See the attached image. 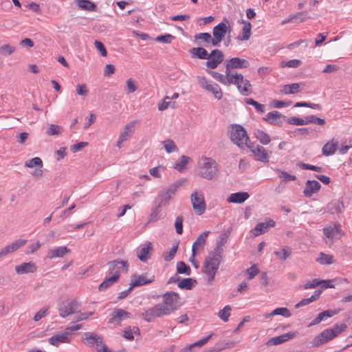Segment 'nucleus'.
<instances>
[{
    "mask_svg": "<svg viewBox=\"0 0 352 352\" xmlns=\"http://www.w3.org/2000/svg\"><path fill=\"white\" fill-rule=\"evenodd\" d=\"M250 66L249 62L239 57L232 58L226 61V74L230 83L235 85L239 91L243 96H249L252 92L250 82L245 79L241 74L232 72L235 69H244Z\"/></svg>",
    "mask_w": 352,
    "mask_h": 352,
    "instance_id": "nucleus-1",
    "label": "nucleus"
},
{
    "mask_svg": "<svg viewBox=\"0 0 352 352\" xmlns=\"http://www.w3.org/2000/svg\"><path fill=\"white\" fill-rule=\"evenodd\" d=\"M222 260L223 256L213 251L209 252L205 258L202 272L206 276L207 285H212L213 284Z\"/></svg>",
    "mask_w": 352,
    "mask_h": 352,
    "instance_id": "nucleus-2",
    "label": "nucleus"
},
{
    "mask_svg": "<svg viewBox=\"0 0 352 352\" xmlns=\"http://www.w3.org/2000/svg\"><path fill=\"white\" fill-rule=\"evenodd\" d=\"M199 164L197 175L207 180H214L219 175V165L212 158L203 156Z\"/></svg>",
    "mask_w": 352,
    "mask_h": 352,
    "instance_id": "nucleus-3",
    "label": "nucleus"
},
{
    "mask_svg": "<svg viewBox=\"0 0 352 352\" xmlns=\"http://www.w3.org/2000/svg\"><path fill=\"white\" fill-rule=\"evenodd\" d=\"M230 138L234 144L242 149L246 148L251 142L247 131L239 124L232 125Z\"/></svg>",
    "mask_w": 352,
    "mask_h": 352,
    "instance_id": "nucleus-4",
    "label": "nucleus"
},
{
    "mask_svg": "<svg viewBox=\"0 0 352 352\" xmlns=\"http://www.w3.org/2000/svg\"><path fill=\"white\" fill-rule=\"evenodd\" d=\"M84 342L89 347L94 348L97 352H111L103 342V338L94 333L87 332L84 334Z\"/></svg>",
    "mask_w": 352,
    "mask_h": 352,
    "instance_id": "nucleus-5",
    "label": "nucleus"
},
{
    "mask_svg": "<svg viewBox=\"0 0 352 352\" xmlns=\"http://www.w3.org/2000/svg\"><path fill=\"white\" fill-rule=\"evenodd\" d=\"M166 315H168V309H165L164 305L157 304L153 307L146 310L141 316L145 321L151 322H153L155 318H160Z\"/></svg>",
    "mask_w": 352,
    "mask_h": 352,
    "instance_id": "nucleus-6",
    "label": "nucleus"
},
{
    "mask_svg": "<svg viewBox=\"0 0 352 352\" xmlns=\"http://www.w3.org/2000/svg\"><path fill=\"white\" fill-rule=\"evenodd\" d=\"M179 300V295L174 292H168L163 296V303H160L161 305H164L165 309H168V314L174 311L177 309V303Z\"/></svg>",
    "mask_w": 352,
    "mask_h": 352,
    "instance_id": "nucleus-7",
    "label": "nucleus"
},
{
    "mask_svg": "<svg viewBox=\"0 0 352 352\" xmlns=\"http://www.w3.org/2000/svg\"><path fill=\"white\" fill-rule=\"evenodd\" d=\"M191 203L195 212L198 215L203 214L206 208V204L203 193H198L197 191L192 192Z\"/></svg>",
    "mask_w": 352,
    "mask_h": 352,
    "instance_id": "nucleus-8",
    "label": "nucleus"
},
{
    "mask_svg": "<svg viewBox=\"0 0 352 352\" xmlns=\"http://www.w3.org/2000/svg\"><path fill=\"white\" fill-rule=\"evenodd\" d=\"M109 272L111 276H117L118 280L120 278L121 272L126 273L129 270V264L127 261L114 260L108 263Z\"/></svg>",
    "mask_w": 352,
    "mask_h": 352,
    "instance_id": "nucleus-9",
    "label": "nucleus"
},
{
    "mask_svg": "<svg viewBox=\"0 0 352 352\" xmlns=\"http://www.w3.org/2000/svg\"><path fill=\"white\" fill-rule=\"evenodd\" d=\"M80 307V303L76 299H73L67 305H61L59 307V315L62 318H66L69 315L78 313Z\"/></svg>",
    "mask_w": 352,
    "mask_h": 352,
    "instance_id": "nucleus-10",
    "label": "nucleus"
},
{
    "mask_svg": "<svg viewBox=\"0 0 352 352\" xmlns=\"http://www.w3.org/2000/svg\"><path fill=\"white\" fill-rule=\"evenodd\" d=\"M247 148H250V151L254 154L255 159L257 161L264 163L269 162V155L267 151L262 146L258 144L254 145L253 143L250 142Z\"/></svg>",
    "mask_w": 352,
    "mask_h": 352,
    "instance_id": "nucleus-11",
    "label": "nucleus"
},
{
    "mask_svg": "<svg viewBox=\"0 0 352 352\" xmlns=\"http://www.w3.org/2000/svg\"><path fill=\"white\" fill-rule=\"evenodd\" d=\"M175 188L170 186L166 190H161L157 195L158 207L166 206L170 200L175 197Z\"/></svg>",
    "mask_w": 352,
    "mask_h": 352,
    "instance_id": "nucleus-12",
    "label": "nucleus"
},
{
    "mask_svg": "<svg viewBox=\"0 0 352 352\" xmlns=\"http://www.w3.org/2000/svg\"><path fill=\"white\" fill-rule=\"evenodd\" d=\"M209 58L206 63L207 67L210 69H215L218 65L223 61V53L218 49L213 50L209 54Z\"/></svg>",
    "mask_w": 352,
    "mask_h": 352,
    "instance_id": "nucleus-13",
    "label": "nucleus"
},
{
    "mask_svg": "<svg viewBox=\"0 0 352 352\" xmlns=\"http://www.w3.org/2000/svg\"><path fill=\"white\" fill-rule=\"evenodd\" d=\"M336 338V334L331 329H327L316 336L313 340V346H318L323 344L333 338Z\"/></svg>",
    "mask_w": 352,
    "mask_h": 352,
    "instance_id": "nucleus-14",
    "label": "nucleus"
},
{
    "mask_svg": "<svg viewBox=\"0 0 352 352\" xmlns=\"http://www.w3.org/2000/svg\"><path fill=\"white\" fill-rule=\"evenodd\" d=\"M131 317V313L122 309H116L111 314L109 323L120 325L121 321Z\"/></svg>",
    "mask_w": 352,
    "mask_h": 352,
    "instance_id": "nucleus-15",
    "label": "nucleus"
},
{
    "mask_svg": "<svg viewBox=\"0 0 352 352\" xmlns=\"http://www.w3.org/2000/svg\"><path fill=\"white\" fill-rule=\"evenodd\" d=\"M228 30L230 32V25L229 21L224 18L223 21L214 27L212 30L213 36L221 38V40L225 36Z\"/></svg>",
    "mask_w": 352,
    "mask_h": 352,
    "instance_id": "nucleus-16",
    "label": "nucleus"
},
{
    "mask_svg": "<svg viewBox=\"0 0 352 352\" xmlns=\"http://www.w3.org/2000/svg\"><path fill=\"white\" fill-rule=\"evenodd\" d=\"M26 242L27 241L25 239H19L3 248L0 251V258H4L8 254L16 251L20 248L25 245Z\"/></svg>",
    "mask_w": 352,
    "mask_h": 352,
    "instance_id": "nucleus-17",
    "label": "nucleus"
},
{
    "mask_svg": "<svg viewBox=\"0 0 352 352\" xmlns=\"http://www.w3.org/2000/svg\"><path fill=\"white\" fill-rule=\"evenodd\" d=\"M210 232V231L202 232L193 243L192 246V257H195L197 251L204 250L206 243V238Z\"/></svg>",
    "mask_w": 352,
    "mask_h": 352,
    "instance_id": "nucleus-18",
    "label": "nucleus"
},
{
    "mask_svg": "<svg viewBox=\"0 0 352 352\" xmlns=\"http://www.w3.org/2000/svg\"><path fill=\"white\" fill-rule=\"evenodd\" d=\"M70 331H65L60 334H56L48 339V342L54 346H58L61 343H69L71 340L69 338Z\"/></svg>",
    "mask_w": 352,
    "mask_h": 352,
    "instance_id": "nucleus-19",
    "label": "nucleus"
},
{
    "mask_svg": "<svg viewBox=\"0 0 352 352\" xmlns=\"http://www.w3.org/2000/svg\"><path fill=\"white\" fill-rule=\"evenodd\" d=\"M275 226V221L273 219H269L266 222H262L258 223L254 229L251 230L252 234L254 236H259L263 233H265L269 230L270 228Z\"/></svg>",
    "mask_w": 352,
    "mask_h": 352,
    "instance_id": "nucleus-20",
    "label": "nucleus"
},
{
    "mask_svg": "<svg viewBox=\"0 0 352 352\" xmlns=\"http://www.w3.org/2000/svg\"><path fill=\"white\" fill-rule=\"evenodd\" d=\"M131 285V289H133L135 287H139L142 285H144L146 284H149L153 282L154 276H152L151 278H148L146 274L142 275H136L133 274L132 276Z\"/></svg>",
    "mask_w": 352,
    "mask_h": 352,
    "instance_id": "nucleus-21",
    "label": "nucleus"
},
{
    "mask_svg": "<svg viewBox=\"0 0 352 352\" xmlns=\"http://www.w3.org/2000/svg\"><path fill=\"white\" fill-rule=\"evenodd\" d=\"M36 264L32 262L23 263L21 265H16L14 267L15 272L18 275L26 274L29 273H34L36 270Z\"/></svg>",
    "mask_w": 352,
    "mask_h": 352,
    "instance_id": "nucleus-22",
    "label": "nucleus"
},
{
    "mask_svg": "<svg viewBox=\"0 0 352 352\" xmlns=\"http://www.w3.org/2000/svg\"><path fill=\"white\" fill-rule=\"evenodd\" d=\"M324 235L329 239L332 240L338 234L341 232V226L339 223H331L322 230Z\"/></svg>",
    "mask_w": 352,
    "mask_h": 352,
    "instance_id": "nucleus-23",
    "label": "nucleus"
},
{
    "mask_svg": "<svg viewBox=\"0 0 352 352\" xmlns=\"http://www.w3.org/2000/svg\"><path fill=\"white\" fill-rule=\"evenodd\" d=\"M320 184L316 180H307L305 183V188L303 194L306 197H311L314 193L320 190Z\"/></svg>",
    "mask_w": 352,
    "mask_h": 352,
    "instance_id": "nucleus-24",
    "label": "nucleus"
},
{
    "mask_svg": "<svg viewBox=\"0 0 352 352\" xmlns=\"http://www.w3.org/2000/svg\"><path fill=\"white\" fill-rule=\"evenodd\" d=\"M340 311V309H327L320 312L309 324V326H313L319 324L322 320H326L328 318L332 317L338 314Z\"/></svg>",
    "mask_w": 352,
    "mask_h": 352,
    "instance_id": "nucleus-25",
    "label": "nucleus"
},
{
    "mask_svg": "<svg viewBox=\"0 0 352 352\" xmlns=\"http://www.w3.org/2000/svg\"><path fill=\"white\" fill-rule=\"evenodd\" d=\"M152 250V244L148 241L138 250L137 256L141 261L146 262L148 258L149 252Z\"/></svg>",
    "mask_w": 352,
    "mask_h": 352,
    "instance_id": "nucleus-26",
    "label": "nucleus"
},
{
    "mask_svg": "<svg viewBox=\"0 0 352 352\" xmlns=\"http://www.w3.org/2000/svg\"><path fill=\"white\" fill-rule=\"evenodd\" d=\"M249 197L250 195L247 192H237L232 193L227 199V201L228 203L242 204L247 200Z\"/></svg>",
    "mask_w": 352,
    "mask_h": 352,
    "instance_id": "nucleus-27",
    "label": "nucleus"
},
{
    "mask_svg": "<svg viewBox=\"0 0 352 352\" xmlns=\"http://www.w3.org/2000/svg\"><path fill=\"white\" fill-rule=\"evenodd\" d=\"M285 118V116L278 111H274L268 113L266 116L265 120H267L271 124L281 126L283 123L281 119H284Z\"/></svg>",
    "mask_w": 352,
    "mask_h": 352,
    "instance_id": "nucleus-28",
    "label": "nucleus"
},
{
    "mask_svg": "<svg viewBox=\"0 0 352 352\" xmlns=\"http://www.w3.org/2000/svg\"><path fill=\"white\" fill-rule=\"evenodd\" d=\"M296 334V332H288L280 336L274 337L268 341V344L277 345L282 344L289 340L293 338Z\"/></svg>",
    "mask_w": 352,
    "mask_h": 352,
    "instance_id": "nucleus-29",
    "label": "nucleus"
},
{
    "mask_svg": "<svg viewBox=\"0 0 352 352\" xmlns=\"http://www.w3.org/2000/svg\"><path fill=\"white\" fill-rule=\"evenodd\" d=\"M338 143L334 140L327 142L322 148V155L329 156L335 153L338 149Z\"/></svg>",
    "mask_w": 352,
    "mask_h": 352,
    "instance_id": "nucleus-30",
    "label": "nucleus"
},
{
    "mask_svg": "<svg viewBox=\"0 0 352 352\" xmlns=\"http://www.w3.org/2000/svg\"><path fill=\"white\" fill-rule=\"evenodd\" d=\"M243 27L241 32L238 35L237 38L240 41H247L251 36L252 25L248 21H243Z\"/></svg>",
    "mask_w": 352,
    "mask_h": 352,
    "instance_id": "nucleus-31",
    "label": "nucleus"
},
{
    "mask_svg": "<svg viewBox=\"0 0 352 352\" xmlns=\"http://www.w3.org/2000/svg\"><path fill=\"white\" fill-rule=\"evenodd\" d=\"M70 252V250L68 249L67 247H58L54 249H51L48 252V257L50 258H54L56 257L62 258L67 253H69Z\"/></svg>",
    "mask_w": 352,
    "mask_h": 352,
    "instance_id": "nucleus-32",
    "label": "nucleus"
},
{
    "mask_svg": "<svg viewBox=\"0 0 352 352\" xmlns=\"http://www.w3.org/2000/svg\"><path fill=\"white\" fill-rule=\"evenodd\" d=\"M190 53L192 57H195L199 59L208 60V58H209V54L206 50L202 47H193L190 50Z\"/></svg>",
    "mask_w": 352,
    "mask_h": 352,
    "instance_id": "nucleus-33",
    "label": "nucleus"
},
{
    "mask_svg": "<svg viewBox=\"0 0 352 352\" xmlns=\"http://www.w3.org/2000/svg\"><path fill=\"white\" fill-rule=\"evenodd\" d=\"M321 293H322V290H320V289L316 290L314 294L310 298H304V299L301 300L299 302H298L295 305V307L299 308L300 307L307 305L309 303L318 300L320 298Z\"/></svg>",
    "mask_w": 352,
    "mask_h": 352,
    "instance_id": "nucleus-34",
    "label": "nucleus"
},
{
    "mask_svg": "<svg viewBox=\"0 0 352 352\" xmlns=\"http://www.w3.org/2000/svg\"><path fill=\"white\" fill-rule=\"evenodd\" d=\"M292 253V250L289 246H283L281 249L279 250H276L274 252V254L276 255V256L281 260V261H285L287 258H289Z\"/></svg>",
    "mask_w": 352,
    "mask_h": 352,
    "instance_id": "nucleus-35",
    "label": "nucleus"
},
{
    "mask_svg": "<svg viewBox=\"0 0 352 352\" xmlns=\"http://www.w3.org/2000/svg\"><path fill=\"white\" fill-rule=\"evenodd\" d=\"M344 208V203L340 199L333 200L329 204V208L332 213H341Z\"/></svg>",
    "mask_w": 352,
    "mask_h": 352,
    "instance_id": "nucleus-36",
    "label": "nucleus"
},
{
    "mask_svg": "<svg viewBox=\"0 0 352 352\" xmlns=\"http://www.w3.org/2000/svg\"><path fill=\"white\" fill-rule=\"evenodd\" d=\"M197 280L195 279H192L191 278H186L182 279L178 283V287L181 289L190 290L192 289L195 284H197Z\"/></svg>",
    "mask_w": 352,
    "mask_h": 352,
    "instance_id": "nucleus-37",
    "label": "nucleus"
},
{
    "mask_svg": "<svg viewBox=\"0 0 352 352\" xmlns=\"http://www.w3.org/2000/svg\"><path fill=\"white\" fill-rule=\"evenodd\" d=\"M190 158L186 155H182L177 162H176L173 168L176 169L177 171L182 173L186 168V166L188 164Z\"/></svg>",
    "mask_w": 352,
    "mask_h": 352,
    "instance_id": "nucleus-38",
    "label": "nucleus"
},
{
    "mask_svg": "<svg viewBox=\"0 0 352 352\" xmlns=\"http://www.w3.org/2000/svg\"><path fill=\"white\" fill-rule=\"evenodd\" d=\"M316 261L321 265H331L334 263V258L333 255L320 252Z\"/></svg>",
    "mask_w": 352,
    "mask_h": 352,
    "instance_id": "nucleus-39",
    "label": "nucleus"
},
{
    "mask_svg": "<svg viewBox=\"0 0 352 352\" xmlns=\"http://www.w3.org/2000/svg\"><path fill=\"white\" fill-rule=\"evenodd\" d=\"M118 276H111L110 277L106 278L102 283L98 286V289L102 291L107 289L111 287L113 284L118 282Z\"/></svg>",
    "mask_w": 352,
    "mask_h": 352,
    "instance_id": "nucleus-40",
    "label": "nucleus"
},
{
    "mask_svg": "<svg viewBox=\"0 0 352 352\" xmlns=\"http://www.w3.org/2000/svg\"><path fill=\"white\" fill-rule=\"evenodd\" d=\"M77 5L82 9L88 11H94L96 6L89 0H77Z\"/></svg>",
    "mask_w": 352,
    "mask_h": 352,
    "instance_id": "nucleus-41",
    "label": "nucleus"
},
{
    "mask_svg": "<svg viewBox=\"0 0 352 352\" xmlns=\"http://www.w3.org/2000/svg\"><path fill=\"white\" fill-rule=\"evenodd\" d=\"M300 85L298 83H292L290 85H286L283 87L281 92L285 94H294L298 93Z\"/></svg>",
    "mask_w": 352,
    "mask_h": 352,
    "instance_id": "nucleus-42",
    "label": "nucleus"
},
{
    "mask_svg": "<svg viewBox=\"0 0 352 352\" xmlns=\"http://www.w3.org/2000/svg\"><path fill=\"white\" fill-rule=\"evenodd\" d=\"M255 136L263 145L268 144L270 142L271 140L269 135L261 130H258L255 133Z\"/></svg>",
    "mask_w": 352,
    "mask_h": 352,
    "instance_id": "nucleus-43",
    "label": "nucleus"
},
{
    "mask_svg": "<svg viewBox=\"0 0 352 352\" xmlns=\"http://www.w3.org/2000/svg\"><path fill=\"white\" fill-rule=\"evenodd\" d=\"M207 91L211 92L217 100H220L223 97L222 90L217 84L211 85Z\"/></svg>",
    "mask_w": 352,
    "mask_h": 352,
    "instance_id": "nucleus-44",
    "label": "nucleus"
},
{
    "mask_svg": "<svg viewBox=\"0 0 352 352\" xmlns=\"http://www.w3.org/2000/svg\"><path fill=\"white\" fill-rule=\"evenodd\" d=\"M208 72L217 80H218L219 82H220L221 83L223 84V85H231L232 83H230L228 80V77H227V75L226 74V76H223V74H220V73H218L217 72H213V71H208Z\"/></svg>",
    "mask_w": 352,
    "mask_h": 352,
    "instance_id": "nucleus-45",
    "label": "nucleus"
},
{
    "mask_svg": "<svg viewBox=\"0 0 352 352\" xmlns=\"http://www.w3.org/2000/svg\"><path fill=\"white\" fill-rule=\"evenodd\" d=\"M177 272L189 276L191 274V270L184 261H179L177 264Z\"/></svg>",
    "mask_w": 352,
    "mask_h": 352,
    "instance_id": "nucleus-46",
    "label": "nucleus"
},
{
    "mask_svg": "<svg viewBox=\"0 0 352 352\" xmlns=\"http://www.w3.org/2000/svg\"><path fill=\"white\" fill-rule=\"evenodd\" d=\"M170 98L168 96H166L164 99L163 102L162 103L158 104V109L160 111H164L168 107L175 108V102H171Z\"/></svg>",
    "mask_w": 352,
    "mask_h": 352,
    "instance_id": "nucleus-47",
    "label": "nucleus"
},
{
    "mask_svg": "<svg viewBox=\"0 0 352 352\" xmlns=\"http://www.w3.org/2000/svg\"><path fill=\"white\" fill-rule=\"evenodd\" d=\"M232 307L230 305H226L223 309H221L218 313V316L224 322H227L229 320L230 316V311Z\"/></svg>",
    "mask_w": 352,
    "mask_h": 352,
    "instance_id": "nucleus-48",
    "label": "nucleus"
},
{
    "mask_svg": "<svg viewBox=\"0 0 352 352\" xmlns=\"http://www.w3.org/2000/svg\"><path fill=\"white\" fill-rule=\"evenodd\" d=\"M48 135H58L63 133V127L59 125L51 124L46 131Z\"/></svg>",
    "mask_w": 352,
    "mask_h": 352,
    "instance_id": "nucleus-49",
    "label": "nucleus"
},
{
    "mask_svg": "<svg viewBox=\"0 0 352 352\" xmlns=\"http://www.w3.org/2000/svg\"><path fill=\"white\" fill-rule=\"evenodd\" d=\"M164 148L168 153L178 151V147L173 140H167L163 142Z\"/></svg>",
    "mask_w": 352,
    "mask_h": 352,
    "instance_id": "nucleus-50",
    "label": "nucleus"
},
{
    "mask_svg": "<svg viewBox=\"0 0 352 352\" xmlns=\"http://www.w3.org/2000/svg\"><path fill=\"white\" fill-rule=\"evenodd\" d=\"M244 101L246 104L254 106L255 109L261 113H264L265 111V107L264 104L258 103L252 98H245Z\"/></svg>",
    "mask_w": 352,
    "mask_h": 352,
    "instance_id": "nucleus-51",
    "label": "nucleus"
},
{
    "mask_svg": "<svg viewBox=\"0 0 352 352\" xmlns=\"http://www.w3.org/2000/svg\"><path fill=\"white\" fill-rule=\"evenodd\" d=\"M43 162L40 157H36L25 162V166L33 168L34 166L43 167Z\"/></svg>",
    "mask_w": 352,
    "mask_h": 352,
    "instance_id": "nucleus-52",
    "label": "nucleus"
},
{
    "mask_svg": "<svg viewBox=\"0 0 352 352\" xmlns=\"http://www.w3.org/2000/svg\"><path fill=\"white\" fill-rule=\"evenodd\" d=\"M280 315L285 316L286 318H289L291 316V313L289 310L286 307H279L273 310L271 313H270V316H276Z\"/></svg>",
    "mask_w": 352,
    "mask_h": 352,
    "instance_id": "nucleus-53",
    "label": "nucleus"
},
{
    "mask_svg": "<svg viewBox=\"0 0 352 352\" xmlns=\"http://www.w3.org/2000/svg\"><path fill=\"white\" fill-rule=\"evenodd\" d=\"M302 63L300 60L292 59L288 61H282L280 64V67H292L296 68L299 67Z\"/></svg>",
    "mask_w": 352,
    "mask_h": 352,
    "instance_id": "nucleus-54",
    "label": "nucleus"
},
{
    "mask_svg": "<svg viewBox=\"0 0 352 352\" xmlns=\"http://www.w3.org/2000/svg\"><path fill=\"white\" fill-rule=\"evenodd\" d=\"M135 123V121H133L127 124L124 126L123 131L120 133L119 137L121 138L122 140L126 141L129 137L130 136L129 131L130 129L134 127Z\"/></svg>",
    "mask_w": 352,
    "mask_h": 352,
    "instance_id": "nucleus-55",
    "label": "nucleus"
},
{
    "mask_svg": "<svg viewBox=\"0 0 352 352\" xmlns=\"http://www.w3.org/2000/svg\"><path fill=\"white\" fill-rule=\"evenodd\" d=\"M178 249V244H176L172 247L168 252L163 253V258L166 261H170L175 256V254Z\"/></svg>",
    "mask_w": 352,
    "mask_h": 352,
    "instance_id": "nucleus-56",
    "label": "nucleus"
},
{
    "mask_svg": "<svg viewBox=\"0 0 352 352\" xmlns=\"http://www.w3.org/2000/svg\"><path fill=\"white\" fill-rule=\"evenodd\" d=\"M306 124L309 123H314L318 125H324L325 124V120L322 118H320L316 117V116H309L305 118Z\"/></svg>",
    "mask_w": 352,
    "mask_h": 352,
    "instance_id": "nucleus-57",
    "label": "nucleus"
},
{
    "mask_svg": "<svg viewBox=\"0 0 352 352\" xmlns=\"http://www.w3.org/2000/svg\"><path fill=\"white\" fill-rule=\"evenodd\" d=\"M211 34L208 32L199 33L195 36L196 41L203 40L204 41V46L208 48L209 40L210 39Z\"/></svg>",
    "mask_w": 352,
    "mask_h": 352,
    "instance_id": "nucleus-58",
    "label": "nucleus"
},
{
    "mask_svg": "<svg viewBox=\"0 0 352 352\" xmlns=\"http://www.w3.org/2000/svg\"><path fill=\"white\" fill-rule=\"evenodd\" d=\"M259 273V270L256 265H253L245 270V274L248 275V279H253Z\"/></svg>",
    "mask_w": 352,
    "mask_h": 352,
    "instance_id": "nucleus-59",
    "label": "nucleus"
},
{
    "mask_svg": "<svg viewBox=\"0 0 352 352\" xmlns=\"http://www.w3.org/2000/svg\"><path fill=\"white\" fill-rule=\"evenodd\" d=\"M175 39V36L170 34H166L164 35H160L155 38V41L164 43H170Z\"/></svg>",
    "mask_w": 352,
    "mask_h": 352,
    "instance_id": "nucleus-60",
    "label": "nucleus"
},
{
    "mask_svg": "<svg viewBox=\"0 0 352 352\" xmlns=\"http://www.w3.org/2000/svg\"><path fill=\"white\" fill-rule=\"evenodd\" d=\"M298 166L302 169H304V170H314L316 172H322L323 171V168L321 166H314V165H311V164H305L303 162L299 163Z\"/></svg>",
    "mask_w": 352,
    "mask_h": 352,
    "instance_id": "nucleus-61",
    "label": "nucleus"
},
{
    "mask_svg": "<svg viewBox=\"0 0 352 352\" xmlns=\"http://www.w3.org/2000/svg\"><path fill=\"white\" fill-rule=\"evenodd\" d=\"M294 21L303 22L309 18L308 12L306 11L300 12L295 14H293Z\"/></svg>",
    "mask_w": 352,
    "mask_h": 352,
    "instance_id": "nucleus-62",
    "label": "nucleus"
},
{
    "mask_svg": "<svg viewBox=\"0 0 352 352\" xmlns=\"http://www.w3.org/2000/svg\"><path fill=\"white\" fill-rule=\"evenodd\" d=\"M48 307H44L42 309H41L35 315L34 317V320L37 322L39 321L41 319L44 318L47 316L48 314Z\"/></svg>",
    "mask_w": 352,
    "mask_h": 352,
    "instance_id": "nucleus-63",
    "label": "nucleus"
},
{
    "mask_svg": "<svg viewBox=\"0 0 352 352\" xmlns=\"http://www.w3.org/2000/svg\"><path fill=\"white\" fill-rule=\"evenodd\" d=\"M126 91L129 94L133 93L138 89V87L135 85V82L133 79L129 78L126 82Z\"/></svg>",
    "mask_w": 352,
    "mask_h": 352,
    "instance_id": "nucleus-64",
    "label": "nucleus"
}]
</instances>
